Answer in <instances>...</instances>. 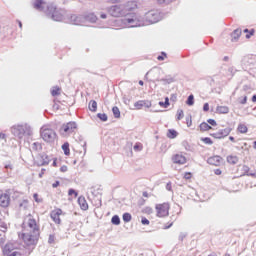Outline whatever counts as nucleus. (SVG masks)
<instances>
[{
    "instance_id": "680f3d73",
    "label": "nucleus",
    "mask_w": 256,
    "mask_h": 256,
    "mask_svg": "<svg viewBox=\"0 0 256 256\" xmlns=\"http://www.w3.org/2000/svg\"><path fill=\"white\" fill-rule=\"evenodd\" d=\"M60 171L61 173H67V166L66 165L61 166Z\"/></svg>"
},
{
    "instance_id": "774afa93",
    "label": "nucleus",
    "mask_w": 256,
    "mask_h": 256,
    "mask_svg": "<svg viewBox=\"0 0 256 256\" xmlns=\"http://www.w3.org/2000/svg\"><path fill=\"white\" fill-rule=\"evenodd\" d=\"M214 173H215V175H221L222 171H221V169H215Z\"/></svg>"
},
{
    "instance_id": "5701e85b",
    "label": "nucleus",
    "mask_w": 256,
    "mask_h": 256,
    "mask_svg": "<svg viewBox=\"0 0 256 256\" xmlns=\"http://www.w3.org/2000/svg\"><path fill=\"white\" fill-rule=\"evenodd\" d=\"M227 163H230V165H237V163H239V157L229 155L227 157Z\"/></svg>"
},
{
    "instance_id": "4468645a",
    "label": "nucleus",
    "mask_w": 256,
    "mask_h": 256,
    "mask_svg": "<svg viewBox=\"0 0 256 256\" xmlns=\"http://www.w3.org/2000/svg\"><path fill=\"white\" fill-rule=\"evenodd\" d=\"M63 213V210L61 209H56V210H53L51 213H50V217L51 219L54 221V223H56V225H61V214Z\"/></svg>"
},
{
    "instance_id": "f8f14e48",
    "label": "nucleus",
    "mask_w": 256,
    "mask_h": 256,
    "mask_svg": "<svg viewBox=\"0 0 256 256\" xmlns=\"http://www.w3.org/2000/svg\"><path fill=\"white\" fill-rule=\"evenodd\" d=\"M33 7L34 9H36V11H42L43 13H47V7H49V4H47V2H45L44 0H34Z\"/></svg>"
},
{
    "instance_id": "2f4dec72",
    "label": "nucleus",
    "mask_w": 256,
    "mask_h": 256,
    "mask_svg": "<svg viewBox=\"0 0 256 256\" xmlns=\"http://www.w3.org/2000/svg\"><path fill=\"white\" fill-rule=\"evenodd\" d=\"M122 219L124 223H130V221L133 219V216L131 215V213L126 212L122 215Z\"/></svg>"
},
{
    "instance_id": "6e6d98bb",
    "label": "nucleus",
    "mask_w": 256,
    "mask_h": 256,
    "mask_svg": "<svg viewBox=\"0 0 256 256\" xmlns=\"http://www.w3.org/2000/svg\"><path fill=\"white\" fill-rule=\"evenodd\" d=\"M48 243H50V244L55 243V236L54 235L49 236Z\"/></svg>"
},
{
    "instance_id": "09e8293b",
    "label": "nucleus",
    "mask_w": 256,
    "mask_h": 256,
    "mask_svg": "<svg viewBox=\"0 0 256 256\" xmlns=\"http://www.w3.org/2000/svg\"><path fill=\"white\" fill-rule=\"evenodd\" d=\"M134 151H141L143 147L141 146V143H136L133 147Z\"/></svg>"
},
{
    "instance_id": "c03bdc74",
    "label": "nucleus",
    "mask_w": 256,
    "mask_h": 256,
    "mask_svg": "<svg viewBox=\"0 0 256 256\" xmlns=\"http://www.w3.org/2000/svg\"><path fill=\"white\" fill-rule=\"evenodd\" d=\"M68 195H70V196L74 195L75 197H77L79 195V193L76 192L75 189L71 188L68 190Z\"/></svg>"
},
{
    "instance_id": "0e129e2a",
    "label": "nucleus",
    "mask_w": 256,
    "mask_h": 256,
    "mask_svg": "<svg viewBox=\"0 0 256 256\" xmlns=\"http://www.w3.org/2000/svg\"><path fill=\"white\" fill-rule=\"evenodd\" d=\"M247 177H254V179H256V171L248 172V176Z\"/></svg>"
},
{
    "instance_id": "6e6552de",
    "label": "nucleus",
    "mask_w": 256,
    "mask_h": 256,
    "mask_svg": "<svg viewBox=\"0 0 256 256\" xmlns=\"http://www.w3.org/2000/svg\"><path fill=\"white\" fill-rule=\"evenodd\" d=\"M4 256H21V252L15 251V245L13 243H7L2 248Z\"/></svg>"
},
{
    "instance_id": "1a4fd4ad",
    "label": "nucleus",
    "mask_w": 256,
    "mask_h": 256,
    "mask_svg": "<svg viewBox=\"0 0 256 256\" xmlns=\"http://www.w3.org/2000/svg\"><path fill=\"white\" fill-rule=\"evenodd\" d=\"M231 131H233V128L226 127L219 129L217 132L211 133L210 137H213L214 139H225V137H229Z\"/></svg>"
},
{
    "instance_id": "cd10ccee",
    "label": "nucleus",
    "mask_w": 256,
    "mask_h": 256,
    "mask_svg": "<svg viewBox=\"0 0 256 256\" xmlns=\"http://www.w3.org/2000/svg\"><path fill=\"white\" fill-rule=\"evenodd\" d=\"M62 150H63V152H64V155H66V156L71 155V149L69 148V142H65V143L62 145Z\"/></svg>"
},
{
    "instance_id": "a19ab883",
    "label": "nucleus",
    "mask_w": 256,
    "mask_h": 256,
    "mask_svg": "<svg viewBox=\"0 0 256 256\" xmlns=\"http://www.w3.org/2000/svg\"><path fill=\"white\" fill-rule=\"evenodd\" d=\"M32 149H33V151H39V149H42L41 143H39V142H34V143L32 144Z\"/></svg>"
},
{
    "instance_id": "864d4df0",
    "label": "nucleus",
    "mask_w": 256,
    "mask_h": 256,
    "mask_svg": "<svg viewBox=\"0 0 256 256\" xmlns=\"http://www.w3.org/2000/svg\"><path fill=\"white\" fill-rule=\"evenodd\" d=\"M33 199L36 201V203H41V199H39V194L34 193L33 194Z\"/></svg>"
},
{
    "instance_id": "9d476101",
    "label": "nucleus",
    "mask_w": 256,
    "mask_h": 256,
    "mask_svg": "<svg viewBox=\"0 0 256 256\" xmlns=\"http://www.w3.org/2000/svg\"><path fill=\"white\" fill-rule=\"evenodd\" d=\"M156 211H157V217L169 216V203L157 204Z\"/></svg>"
},
{
    "instance_id": "69168bd1",
    "label": "nucleus",
    "mask_w": 256,
    "mask_h": 256,
    "mask_svg": "<svg viewBox=\"0 0 256 256\" xmlns=\"http://www.w3.org/2000/svg\"><path fill=\"white\" fill-rule=\"evenodd\" d=\"M166 190H167V191H172L171 182H168V183L166 184Z\"/></svg>"
},
{
    "instance_id": "4d7b16f0",
    "label": "nucleus",
    "mask_w": 256,
    "mask_h": 256,
    "mask_svg": "<svg viewBox=\"0 0 256 256\" xmlns=\"http://www.w3.org/2000/svg\"><path fill=\"white\" fill-rule=\"evenodd\" d=\"M0 139H2L4 141H7V134L3 133V132H0Z\"/></svg>"
},
{
    "instance_id": "2eb2a0df",
    "label": "nucleus",
    "mask_w": 256,
    "mask_h": 256,
    "mask_svg": "<svg viewBox=\"0 0 256 256\" xmlns=\"http://www.w3.org/2000/svg\"><path fill=\"white\" fill-rule=\"evenodd\" d=\"M11 203V196L7 193H4L0 195V206L7 208L9 207V204Z\"/></svg>"
},
{
    "instance_id": "ddd939ff",
    "label": "nucleus",
    "mask_w": 256,
    "mask_h": 256,
    "mask_svg": "<svg viewBox=\"0 0 256 256\" xmlns=\"http://www.w3.org/2000/svg\"><path fill=\"white\" fill-rule=\"evenodd\" d=\"M69 23H71V25H81L82 23H85V17L71 14L69 17Z\"/></svg>"
},
{
    "instance_id": "4be33fe9",
    "label": "nucleus",
    "mask_w": 256,
    "mask_h": 256,
    "mask_svg": "<svg viewBox=\"0 0 256 256\" xmlns=\"http://www.w3.org/2000/svg\"><path fill=\"white\" fill-rule=\"evenodd\" d=\"M216 113H219V115H227V113H229V107L217 106Z\"/></svg>"
},
{
    "instance_id": "bf43d9fd",
    "label": "nucleus",
    "mask_w": 256,
    "mask_h": 256,
    "mask_svg": "<svg viewBox=\"0 0 256 256\" xmlns=\"http://www.w3.org/2000/svg\"><path fill=\"white\" fill-rule=\"evenodd\" d=\"M59 185H61V182L55 181V182L52 184V187H53V189H57V187H59Z\"/></svg>"
},
{
    "instance_id": "052dcab7",
    "label": "nucleus",
    "mask_w": 256,
    "mask_h": 256,
    "mask_svg": "<svg viewBox=\"0 0 256 256\" xmlns=\"http://www.w3.org/2000/svg\"><path fill=\"white\" fill-rule=\"evenodd\" d=\"M203 111H205V112H207V111H209V103H204V105H203Z\"/></svg>"
},
{
    "instance_id": "f257e3e1",
    "label": "nucleus",
    "mask_w": 256,
    "mask_h": 256,
    "mask_svg": "<svg viewBox=\"0 0 256 256\" xmlns=\"http://www.w3.org/2000/svg\"><path fill=\"white\" fill-rule=\"evenodd\" d=\"M161 19H163L161 12L158 10H150L146 12L143 17L138 16L137 14L127 16L125 21H127L129 28H133L153 25L155 23H159Z\"/></svg>"
},
{
    "instance_id": "72a5a7b5",
    "label": "nucleus",
    "mask_w": 256,
    "mask_h": 256,
    "mask_svg": "<svg viewBox=\"0 0 256 256\" xmlns=\"http://www.w3.org/2000/svg\"><path fill=\"white\" fill-rule=\"evenodd\" d=\"M237 131L239 133L245 134V133H247V131H249V128H247V125H245V124H239Z\"/></svg>"
},
{
    "instance_id": "39448f33",
    "label": "nucleus",
    "mask_w": 256,
    "mask_h": 256,
    "mask_svg": "<svg viewBox=\"0 0 256 256\" xmlns=\"http://www.w3.org/2000/svg\"><path fill=\"white\" fill-rule=\"evenodd\" d=\"M22 237L26 245H37V241H39V229L35 228L32 233H24Z\"/></svg>"
},
{
    "instance_id": "f3484780",
    "label": "nucleus",
    "mask_w": 256,
    "mask_h": 256,
    "mask_svg": "<svg viewBox=\"0 0 256 256\" xmlns=\"http://www.w3.org/2000/svg\"><path fill=\"white\" fill-rule=\"evenodd\" d=\"M172 161L176 165H185L187 163V158L181 154H175L172 157Z\"/></svg>"
},
{
    "instance_id": "c9c22d12",
    "label": "nucleus",
    "mask_w": 256,
    "mask_h": 256,
    "mask_svg": "<svg viewBox=\"0 0 256 256\" xmlns=\"http://www.w3.org/2000/svg\"><path fill=\"white\" fill-rule=\"evenodd\" d=\"M76 141H78L81 146L83 147L84 151L86 152L87 151V142H85L83 136H78Z\"/></svg>"
},
{
    "instance_id": "20e7f679",
    "label": "nucleus",
    "mask_w": 256,
    "mask_h": 256,
    "mask_svg": "<svg viewBox=\"0 0 256 256\" xmlns=\"http://www.w3.org/2000/svg\"><path fill=\"white\" fill-rule=\"evenodd\" d=\"M47 17H50L52 21H64L65 20V10L57 9L55 4H49L46 10Z\"/></svg>"
},
{
    "instance_id": "3c124183",
    "label": "nucleus",
    "mask_w": 256,
    "mask_h": 256,
    "mask_svg": "<svg viewBox=\"0 0 256 256\" xmlns=\"http://www.w3.org/2000/svg\"><path fill=\"white\" fill-rule=\"evenodd\" d=\"M141 223H142V225H149V223H151V222L149 221V219H147L145 217H142L141 218Z\"/></svg>"
},
{
    "instance_id": "c756f323",
    "label": "nucleus",
    "mask_w": 256,
    "mask_h": 256,
    "mask_svg": "<svg viewBox=\"0 0 256 256\" xmlns=\"http://www.w3.org/2000/svg\"><path fill=\"white\" fill-rule=\"evenodd\" d=\"M112 113H113L115 119H120L121 118V111L119 110V107L114 106L112 108Z\"/></svg>"
},
{
    "instance_id": "37998d69",
    "label": "nucleus",
    "mask_w": 256,
    "mask_h": 256,
    "mask_svg": "<svg viewBox=\"0 0 256 256\" xmlns=\"http://www.w3.org/2000/svg\"><path fill=\"white\" fill-rule=\"evenodd\" d=\"M166 57H167V53L161 52V55H158L157 60L158 61H165Z\"/></svg>"
},
{
    "instance_id": "bb28decb",
    "label": "nucleus",
    "mask_w": 256,
    "mask_h": 256,
    "mask_svg": "<svg viewBox=\"0 0 256 256\" xmlns=\"http://www.w3.org/2000/svg\"><path fill=\"white\" fill-rule=\"evenodd\" d=\"M28 227L30 229H33V231H35V229H39V227H37V221L35 219H33V218H30L28 220Z\"/></svg>"
},
{
    "instance_id": "7c9ffc66",
    "label": "nucleus",
    "mask_w": 256,
    "mask_h": 256,
    "mask_svg": "<svg viewBox=\"0 0 256 256\" xmlns=\"http://www.w3.org/2000/svg\"><path fill=\"white\" fill-rule=\"evenodd\" d=\"M186 105H188L189 107H193V105H195V96H193V94H190L186 100Z\"/></svg>"
},
{
    "instance_id": "a18cd8bd",
    "label": "nucleus",
    "mask_w": 256,
    "mask_h": 256,
    "mask_svg": "<svg viewBox=\"0 0 256 256\" xmlns=\"http://www.w3.org/2000/svg\"><path fill=\"white\" fill-rule=\"evenodd\" d=\"M207 123H209V125H211L212 127H217V121H215V119H208Z\"/></svg>"
},
{
    "instance_id": "ea45409f",
    "label": "nucleus",
    "mask_w": 256,
    "mask_h": 256,
    "mask_svg": "<svg viewBox=\"0 0 256 256\" xmlns=\"http://www.w3.org/2000/svg\"><path fill=\"white\" fill-rule=\"evenodd\" d=\"M201 141L205 143V145H213V140H211L209 137L201 138Z\"/></svg>"
},
{
    "instance_id": "49530a36",
    "label": "nucleus",
    "mask_w": 256,
    "mask_h": 256,
    "mask_svg": "<svg viewBox=\"0 0 256 256\" xmlns=\"http://www.w3.org/2000/svg\"><path fill=\"white\" fill-rule=\"evenodd\" d=\"M159 5H163V3H166V5H169V3H172L173 0H156Z\"/></svg>"
},
{
    "instance_id": "412c9836",
    "label": "nucleus",
    "mask_w": 256,
    "mask_h": 256,
    "mask_svg": "<svg viewBox=\"0 0 256 256\" xmlns=\"http://www.w3.org/2000/svg\"><path fill=\"white\" fill-rule=\"evenodd\" d=\"M84 21H88L89 23H97V16L95 13H89L84 16Z\"/></svg>"
},
{
    "instance_id": "b1692460",
    "label": "nucleus",
    "mask_w": 256,
    "mask_h": 256,
    "mask_svg": "<svg viewBox=\"0 0 256 256\" xmlns=\"http://www.w3.org/2000/svg\"><path fill=\"white\" fill-rule=\"evenodd\" d=\"M160 81L164 83V85H171V83H175V78L171 76H166V78H162L160 79Z\"/></svg>"
},
{
    "instance_id": "9b49d317",
    "label": "nucleus",
    "mask_w": 256,
    "mask_h": 256,
    "mask_svg": "<svg viewBox=\"0 0 256 256\" xmlns=\"http://www.w3.org/2000/svg\"><path fill=\"white\" fill-rule=\"evenodd\" d=\"M35 163L38 167H45V165H49V163H51V159L46 153H41L36 157Z\"/></svg>"
},
{
    "instance_id": "58836bf2",
    "label": "nucleus",
    "mask_w": 256,
    "mask_h": 256,
    "mask_svg": "<svg viewBox=\"0 0 256 256\" xmlns=\"http://www.w3.org/2000/svg\"><path fill=\"white\" fill-rule=\"evenodd\" d=\"M29 205V200L25 199L22 202L19 203L20 209H27V206Z\"/></svg>"
},
{
    "instance_id": "7ed1b4c3",
    "label": "nucleus",
    "mask_w": 256,
    "mask_h": 256,
    "mask_svg": "<svg viewBox=\"0 0 256 256\" xmlns=\"http://www.w3.org/2000/svg\"><path fill=\"white\" fill-rule=\"evenodd\" d=\"M11 133L14 137L23 139V137H31L33 135V128L28 123L18 124L12 126Z\"/></svg>"
},
{
    "instance_id": "393cba45",
    "label": "nucleus",
    "mask_w": 256,
    "mask_h": 256,
    "mask_svg": "<svg viewBox=\"0 0 256 256\" xmlns=\"http://www.w3.org/2000/svg\"><path fill=\"white\" fill-rule=\"evenodd\" d=\"M88 109L92 112L95 113L97 111V101L91 100L88 104Z\"/></svg>"
},
{
    "instance_id": "aec40b11",
    "label": "nucleus",
    "mask_w": 256,
    "mask_h": 256,
    "mask_svg": "<svg viewBox=\"0 0 256 256\" xmlns=\"http://www.w3.org/2000/svg\"><path fill=\"white\" fill-rule=\"evenodd\" d=\"M78 205L82 211H87V209H89V204H87V200L83 196L78 198Z\"/></svg>"
},
{
    "instance_id": "a878e982",
    "label": "nucleus",
    "mask_w": 256,
    "mask_h": 256,
    "mask_svg": "<svg viewBox=\"0 0 256 256\" xmlns=\"http://www.w3.org/2000/svg\"><path fill=\"white\" fill-rule=\"evenodd\" d=\"M177 135H179V133L175 129H169L167 132L168 139H176Z\"/></svg>"
},
{
    "instance_id": "c85d7f7f",
    "label": "nucleus",
    "mask_w": 256,
    "mask_h": 256,
    "mask_svg": "<svg viewBox=\"0 0 256 256\" xmlns=\"http://www.w3.org/2000/svg\"><path fill=\"white\" fill-rule=\"evenodd\" d=\"M199 128H200V131H210V129H213V127H211V125H209V123L207 122H202Z\"/></svg>"
},
{
    "instance_id": "603ef678",
    "label": "nucleus",
    "mask_w": 256,
    "mask_h": 256,
    "mask_svg": "<svg viewBox=\"0 0 256 256\" xmlns=\"http://www.w3.org/2000/svg\"><path fill=\"white\" fill-rule=\"evenodd\" d=\"M185 237H187V233L181 232V233L179 234L178 239H179V241H183V239H185Z\"/></svg>"
},
{
    "instance_id": "473e14b6",
    "label": "nucleus",
    "mask_w": 256,
    "mask_h": 256,
    "mask_svg": "<svg viewBox=\"0 0 256 256\" xmlns=\"http://www.w3.org/2000/svg\"><path fill=\"white\" fill-rule=\"evenodd\" d=\"M158 105L160 107H163V109H167V107H169L171 105V103L169 102V97H165V101H160L158 102Z\"/></svg>"
},
{
    "instance_id": "5fc2aeb1",
    "label": "nucleus",
    "mask_w": 256,
    "mask_h": 256,
    "mask_svg": "<svg viewBox=\"0 0 256 256\" xmlns=\"http://www.w3.org/2000/svg\"><path fill=\"white\" fill-rule=\"evenodd\" d=\"M191 177H193V174H191V172H185L184 179L189 180V179H191Z\"/></svg>"
},
{
    "instance_id": "de8ad7c7",
    "label": "nucleus",
    "mask_w": 256,
    "mask_h": 256,
    "mask_svg": "<svg viewBox=\"0 0 256 256\" xmlns=\"http://www.w3.org/2000/svg\"><path fill=\"white\" fill-rule=\"evenodd\" d=\"M255 35V29H251L249 33L246 34V39H251Z\"/></svg>"
},
{
    "instance_id": "13d9d810",
    "label": "nucleus",
    "mask_w": 256,
    "mask_h": 256,
    "mask_svg": "<svg viewBox=\"0 0 256 256\" xmlns=\"http://www.w3.org/2000/svg\"><path fill=\"white\" fill-rule=\"evenodd\" d=\"M240 104H241V105L247 104V96H244V97L240 100Z\"/></svg>"
},
{
    "instance_id": "f03ea898",
    "label": "nucleus",
    "mask_w": 256,
    "mask_h": 256,
    "mask_svg": "<svg viewBox=\"0 0 256 256\" xmlns=\"http://www.w3.org/2000/svg\"><path fill=\"white\" fill-rule=\"evenodd\" d=\"M131 11V8L125 4H118V5H113L108 8V13L112 17H125L122 19V22L124 25H127L129 27V22L125 21L127 17H131V15H135V13H129Z\"/></svg>"
},
{
    "instance_id": "e2e57ef3",
    "label": "nucleus",
    "mask_w": 256,
    "mask_h": 256,
    "mask_svg": "<svg viewBox=\"0 0 256 256\" xmlns=\"http://www.w3.org/2000/svg\"><path fill=\"white\" fill-rule=\"evenodd\" d=\"M235 71H237V70H235L234 67H230V68L228 69V73H230L231 75H235Z\"/></svg>"
},
{
    "instance_id": "4c0bfd02",
    "label": "nucleus",
    "mask_w": 256,
    "mask_h": 256,
    "mask_svg": "<svg viewBox=\"0 0 256 256\" xmlns=\"http://www.w3.org/2000/svg\"><path fill=\"white\" fill-rule=\"evenodd\" d=\"M97 117L98 119H100V121H103V123H105L109 119V117L105 113H98Z\"/></svg>"
},
{
    "instance_id": "f704fd0d",
    "label": "nucleus",
    "mask_w": 256,
    "mask_h": 256,
    "mask_svg": "<svg viewBox=\"0 0 256 256\" xmlns=\"http://www.w3.org/2000/svg\"><path fill=\"white\" fill-rule=\"evenodd\" d=\"M61 94V88H59L58 86H54L51 90V95L52 97H57Z\"/></svg>"
},
{
    "instance_id": "e433bc0d",
    "label": "nucleus",
    "mask_w": 256,
    "mask_h": 256,
    "mask_svg": "<svg viewBox=\"0 0 256 256\" xmlns=\"http://www.w3.org/2000/svg\"><path fill=\"white\" fill-rule=\"evenodd\" d=\"M112 225H121V218H119V215H114L111 219Z\"/></svg>"
},
{
    "instance_id": "423d86ee",
    "label": "nucleus",
    "mask_w": 256,
    "mask_h": 256,
    "mask_svg": "<svg viewBox=\"0 0 256 256\" xmlns=\"http://www.w3.org/2000/svg\"><path fill=\"white\" fill-rule=\"evenodd\" d=\"M41 137L46 143H53V141H55V138L57 137V133H55V130L51 128H42Z\"/></svg>"
},
{
    "instance_id": "0eeeda50",
    "label": "nucleus",
    "mask_w": 256,
    "mask_h": 256,
    "mask_svg": "<svg viewBox=\"0 0 256 256\" xmlns=\"http://www.w3.org/2000/svg\"><path fill=\"white\" fill-rule=\"evenodd\" d=\"M77 131V122L71 121L66 124H63L60 128L61 135H71Z\"/></svg>"
},
{
    "instance_id": "a211bd4d",
    "label": "nucleus",
    "mask_w": 256,
    "mask_h": 256,
    "mask_svg": "<svg viewBox=\"0 0 256 256\" xmlns=\"http://www.w3.org/2000/svg\"><path fill=\"white\" fill-rule=\"evenodd\" d=\"M222 159L223 158H221V156H212L208 158L207 163L209 165H214L215 167H219V165H221Z\"/></svg>"
},
{
    "instance_id": "dca6fc26",
    "label": "nucleus",
    "mask_w": 256,
    "mask_h": 256,
    "mask_svg": "<svg viewBox=\"0 0 256 256\" xmlns=\"http://www.w3.org/2000/svg\"><path fill=\"white\" fill-rule=\"evenodd\" d=\"M151 101L149 100H139L137 102L134 103V107L138 110L143 109V107H146V109L151 108Z\"/></svg>"
},
{
    "instance_id": "338daca9",
    "label": "nucleus",
    "mask_w": 256,
    "mask_h": 256,
    "mask_svg": "<svg viewBox=\"0 0 256 256\" xmlns=\"http://www.w3.org/2000/svg\"><path fill=\"white\" fill-rule=\"evenodd\" d=\"M45 175V168L41 169V172L39 173L38 177L41 179Z\"/></svg>"
},
{
    "instance_id": "6ab92c4d",
    "label": "nucleus",
    "mask_w": 256,
    "mask_h": 256,
    "mask_svg": "<svg viewBox=\"0 0 256 256\" xmlns=\"http://www.w3.org/2000/svg\"><path fill=\"white\" fill-rule=\"evenodd\" d=\"M241 33H243V31L241 30V28L235 29V30L230 34L231 41H232L233 43L239 41V37H241Z\"/></svg>"
},
{
    "instance_id": "8fccbe9b",
    "label": "nucleus",
    "mask_w": 256,
    "mask_h": 256,
    "mask_svg": "<svg viewBox=\"0 0 256 256\" xmlns=\"http://www.w3.org/2000/svg\"><path fill=\"white\" fill-rule=\"evenodd\" d=\"M242 170L244 171V175L248 176L249 171H250L249 166L244 165V166L242 167Z\"/></svg>"
},
{
    "instance_id": "79ce46f5",
    "label": "nucleus",
    "mask_w": 256,
    "mask_h": 256,
    "mask_svg": "<svg viewBox=\"0 0 256 256\" xmlns=\"http://www.w3.org/2000/svg\"><path fill=\"white\" fill-rule=\"evenodd\" d=\"M183 117H185V114H184V112H183V110L182 109H179L178 111H177V121H181V119H183Z\"/></svg>"
}]
</instances>
